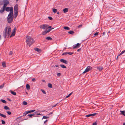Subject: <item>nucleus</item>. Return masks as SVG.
Here are the masks:
<instances>
[{
	"instance_id": "obj_1",
	"label": "nucleus",
	"mask_w": 125,
	"mask_h": 125,
	"mask_svg": "<svg viewBox=\"0 0 125 125\" xmlns=\"http://www.w3.org/2000/svg\"><path fill=\"white\" fill-rule=\"evenodd\" d=\"M11 31V28L9 27H6L4 30L3 33V35L4 37L5 38L7 35L9 36L10 35Z\"/></svg>"
},
{
	"instance_id": "obj_2",
	"label": "nucleus",
	"mask_w": 125,
	"mask_h": 125,
	"mask_svg": "<svg viewBox=\"0 0 125 125\" xmlns=\"http://www.w3.org/2000/svg\"><path fill=\"white\" fill-rule=\"evenodd\" d=\"M26 42L28 45L30 47L31 45L34 42V41L33 38L31 37L27 36L26 38Z\"/></svg>"
},
{
	"instance_id": "obj_3",
	"label": "nucleus",
	"mask_w": 125,
	"mask_h": 125,
	"mask_svg": "<svg viewBox=\"0 0 125 125\" xmlns=\"http://www.w3.org/2000/svg\"><path fill=\"white\" fill-rule=\"evenodd\" d=\"M14 18H16L18 14L19 9L18 6L17 4H16L14 6Z\"/></svg>"
},
{
	"instance_id": "obj_4",
	"label": "nucleus",
	"mask_w": 125,
	"mask_h": 125,
	"mask_svg": "<svg viewBox=\"0 0 125 125\" xmlns=\"http://www.w3.org/2000/svg\"><path fill=\"white\" fill-rule=\"evenodd\" d=\"M48 25L46 24L41 25L40 26V28L44 30L47 29L48 28Z\"/></svg>"
},
{
	"instance_id": "obj_5",
	"label": "nucleus",
	"mask_w": 125,
	"mask_h": 125,
	"mask_svg": "<svg viewBox=\"0 0 125 125\" xmlns=\"http://www.w3.org/2000/svg\"><path fill=\"white\" fill-rule=\"evenodd\" d=\"M7 11H10V12L13 11V8L12 7H7L5 9Z\"/></svg>"
},
{
	"instance_id": "obj_6",
	"label": "nucleus",
	"mask_w": 125,
	"mask_h": 125,
	"mask_svg": "<svg viewBox=\"0 0 125 125\" xmlns=\"http://www.w3.org/2000/svg\"><path fill=\"white\" fill-rule=\"evenodd\" d=\"M92 69V67H91L90 66H88L86 69L83 72V73H86L88 71H89L91 69Z\"/></svg>"
},
{
	"instance_id": "obj_7",
	"label": "nucleus",
	"mask_w": 125,
	"mask_h": 125,
	"mask_svg": "<svg viewBox=\"0 0 125 125\" xmlns=\"http://www.w3.org/2000/svg\"><path fill=\"white\" fill-rule=\"evenodd\" d=\"M80 46V44L79 43H77V44H75L73 46V49H75L76 48H78Z\"/></svg>"
},
{
	"instance_id": "obj_8",
	"label": "nucleus",
	"mask_w": 125,
	"mask_h": 125,
	"mask_svg": "<svg viewBox=\"0 0 125 125\" xmlns=\"http://www.w3.org/2000/svg\"><path fill=\"white\" fill-rule=\"evenodd\" d=\"M13 18L7 17V21L8 23H10L12 21Z\"/></svg>"
},
{
	"instance_id": "obj_9",
	"label": "nucleus",
	"mask_w": 125,
	"mask_h": 125,
	"mask_svg": "<svg viewBox=\"0 0 125 125\" xmlns=\"http://www.w3.org/2000/svg\"><path fill=\"white\" fill-rule=\"evenodd\" d=\"M13 11L10 12L9 13V14L8 15L7 17L9 18H13Z\"/></svg>"
},
{
	"instance_id": "obj_10",
	"label": "nucleus",
	"mask_w": 125,
	"mask_h": 125,
	"mask_svg": "<svg viewBox=\"0 0 125 125\" xmlns=\"http://www.w3.org/2000/svg\"><path fill=\"white\" fill-rule=\"evenodd\" d=\"M28 114V113H27V111H25V112L23 114V116H24L26 115H27ZM22 116H21L20 117H18L16 119V120H17L20 118Z\"/></svg>"
},
{
	"instance_id": "obj_11",
	"label": "nucleus",
	"mask_w": 125,
	"mask_h": 125,
	"mask_svg": "<svg viewBox=\"0 0 125 125\" xmlns=\"http://www.w3.org/2000/svg\"><path fill=\"white\" fill-rule=\"evenodd\" d=\"M97 114L96 113H94V114H90L89 115H86L85 116L86 117H89L90 116H95V115H96Z\"/></svg>"
},
{
	"instance_id": "obj_12",
	"label": "nucleus",
	"mask_w": 125,
	"mask_h": 125,
	"mask_svg": "<svg viewBox=\"0 0 125 125\" xmlns=\"http://www.w3.org/2000/svg\"><path fill=\"white\" fill-rule=\"evenodd\" d=\"M97 69L99 71H101L103 70V67L102 66H98L97 67Z\"/></svg>"
},
{
	"instance_id": "obj_13",
	"label": "nucleus",
	"mask_w": 125,
	"mask_h": 125,
	"mask_svg": "<svg viewBox=\"0 0 125 125\" xmlns=\"http://www.w3.org/2000/svg\"><path fill=\"white\" fill-rule=\"evenodd\" d=\"M60 61L62 62H63L66 64H67V62L64 59H61L60 60Z\"/></svg>"
},
{
	"instance_id": "obj_14",
	"label": "nucleus",
	"mask_w": 125,
	"mask_h": 125,
	"mask_svg": "<svg viewBox=\"0 0 125 125\" xmlns=\"http://www.w3.org/2000/svg\"><path fill=\"white\" fill-rule=\"evenodd\" d=\"M3 2L4 4L7 5L9 3V1L7 0H3Z\"/></svg>"
},
{
	"instance_id": "obj_15",
	"label": "nucleus",
	"mask_w": 125,
	"mask_h": 125,
	"mask_svg": "<svg viewBox=\"0 0 125 125\" xmlns=\"http://www.w3.org/2000/svg\"><path fill=\"white\" fill-rule=\"evenodd\" d=\"M120 112H121L120 114L122 115L125 116V111L124 110L123 111H120Z\"/></svg>"
},
{
	"instance_id": "obj_16",
	"label": "nucleus",
	"mask_w": 125,
	"mask_h": 125,
	"mask_svg": "<svg viewBox=\"0 0 125 125\" xmlns=\"http://www.w3.org/2000/svg\"><path fill=\"white\" fill-rule=\"evenodd\" d=\"M5 9L2 7L0 10V13H2L5 10Z\"/></svg>"
},
{
	"instance_id": "obj_17",
	"label": "nucleus",
	"mask_w": 125,
	"mask_h": 125,
	"mask_svg": "<svg viewBox=\"0 0 125 125\" xmlns=\"http://www.w3.org/2000/svg\"><path fill=\"white\" fill-rule=\"evenodd\" d=\"M68 9L66 8L64 9L63 10V11L64 13H66L68 11Z\"/></svg>"
},
{
	"instance_id": "obj_18",
	"label": "nucleus",
	"mask_w": 125,
	"mask_h": 125,
	"mask_svg": "<svg viewBox=\"0 0 125 125\" xmlns=\"http://www.w3.org/2000/svg\"><path fill=\"white\" fill-rule=\"evenodd\" d=\"M10 92L12 94L14 95H15L16 94V93L14 92L13 91L11 90L10 91Z\"/></svg>"
},
{
	"instance_id": "obj_19",
	"label": "nucleus",
	"mask_w": 125,
	"mask_h": 125,
	"mask_svg": "<svg viewBox=\"0 0 125 125\" xmlns=\"http://www.w3.org/2000/svg\"><path fill=\"white\" fill-rule=\"evenodd\" d=\"M2 65L3 67L4 68L6 67V66L5 62H3L2 63Z\"/></svg>"
},
{
	"instance_id": "obj_20",
	"label": "nucleus",
	"mask_w": 125,
	"mask_h": 125,
	"mask_svg": "<svg viewBox=\"0 0 125 125\" xmlns=\"http://www.w3.org/2000/svg\"><path fill=\"white\" fill-rule=\"evenodd\" d=\"M34 50L35 51H37L38 52H40L41 51L40 49L38 48H35L34 49Z\"/></svg>"
},
{
	"instance_id": "obj_21",
	"label": "nucleus",
	"mask_w": 125,
	"mask_h": 125,
	"mask_svg": "<svg viewBox=\"0 0 125 125\" xmlns=\"http://www.w3.org/2000/svg\"><path fill=\"white\" fill-rule=\"evenodd\" d=\"M48 87L51 88H52V84L51 83H49L48 84Z\"/></svg>"
},
{
	"instance_id": "obj_22",
	"label": "nucleus",
	"mask_w": 125,
	"mask_h": 125,
	"mask_svg": "<svg viewBox=\"0 0 125 125\" xmlns=\"http://www.w3.org/2000/svg\"><path fill=\"white\" fill-rule=\"evenodd\" d=\"M46 39L48 40H49L51 41L52 40V39L51 37L49 36H48L47 37H46Z\"/></svg>"
},
{
	"instance_id": "obj_23",
	"label": "nucleus",
	"mask_w": 125,
	"mask_h": 125,
	"mask_svg": "<svg viewBox=\"0 0 125 125\" xmlns=\"http://www.w3.org/2000/svg\"><path fill=\"white\" fill-rule=\"evenodd\" d=\"M0 116L4 118H6V116L5 115L2 114L1 113H0Z\"/></svg>"
},
{
	"instance_id": "obj_24",
	"label": "nucleus",
	"mask_w": 125,
	"mask_h": 125,
	"mask_svg": "<svg viewBox=\"0 0 125 125\" xmlns=\"http://www.w3.org/2000/svg\"><path fill=\"white\" fill-rule=\"evenodd\" d=\"M26 87L27 89V90H29L30 89V86L28 84H26Z\"/></svg>"
},
{
	"instance_id": "obj_25",
	"label": "nucleus",
	"mask_w": 125,
	"mask_h": 125,
	"mask_svg": "<svg viewBox=\"0 0 125 125\" xmlns=\"http://www.w3.org/2000/svg\"><path fill=\"white\" fill-rule=\"evenodd\" d=\"M60 66L63 68H66V66L63 64H60Z\"/></svg>"
},
{
	"instance_id": "obj_26",
	"label": "nucleus",
	"mask_w": 125,
	"mask_h": 125,
	"mask_svg": "<svg viewBox=\"0 0 125 125\" xmlns=\"http://www.w3.org/2000/svg\"><path fill=\"white\" fill-rule=\"evenodd\" d=\"M64 29L67 30H69L70 29V28L68 27L65 26L63 27Z\"/></svg>"
},
{
	"instance_id": "obj_27",
	"label": "nucleus",
	"mask_w": 125,
	"mask_h": 125,
	"mask_svg": "<svg viewBox=\"0 0 125 125\" xmlns=\"http://www.w3.org/2000/svg\"><path fill=\"white\" fill-rule=\"evenodd\" d=\"M48 32H47V31L45 30L42 32V34L43 35H44L46 34Z\"/></svg>"
},
{
	"instance_id": "obj_28",
	"label": "nucleus",
	"mask_w": 125,
	"mask_h": 125,
	"mask_svg": "<svg viewBox=\"0 0 125 125\" xmlns=\"http://www.w3.org/2000/svg\"><path fill=\"white\" fill-rule=\"evenodd\" d=\"M15 32L14 31H13V32H12V34H11V35L10 37L13 36H14L15 35Z\"/></svg>"
},
{
	"instance_id": "obj_29",
	"label": "nucleus",
	"mask_w": 125,
	"mask_h": 125,
	"mask_svg": "<svg viewBox=\"0 0 125 125\" xmlns=\"http://www.w3.org/2000/svg\"><path fill=\"white\" fill-rule=\"evenodd\" d=\"M4 2H3V0H1L0 1V5H2Z\"/></svg>"
},
{
	"instance_id": "obj_30",
	"label": "nucleus",
	"mask_w": 125,
	"mask_h": 125,
	"mask_svg": "<svg viewBox=\"0 0 125 125\" xmlns=\"http://www.w3.org/2000/svg\"><path fill=\"white\" fill-rule=\"evenodd\" d=\"M68 33H69L71 34H73L74 33V32L73 31H69L68 32Z\"/></svg>"
},
{
	"instance_id": "obj_31",
	"label": "nucleus",
	"mask_w": 125,
	"mask_h": 125,
	"mask_svg": "<svg viewBox=\"0 0 125 125\" xmlns=\"http://www.w3.org/2000/svg\"><path fill=\"white\" fill-rule=\"evenodd\" d=\"M4 108L5 110H9V108L7 106H5L4 107Z\"/></svg>"
},
{
	"instance_id": "obj_32",
	"label": "nucleus",
	"mask_w": 125,
	"mask_h": 125,
	"mask_svg": "<svg viewBox=\"0 0 125 125\" xmlns=\"http://www.w3.org/2000/svg\"><path fill=\"white\" fill-rule=\"evenodd\" d=\"M53 28H52L51 29H48L47 30V32L48 33L49 32H50L51 30L52 29H53Z\"/></svg>"
},
{
	"instance_id": "obj_33",
	"label": "nucleus",
	"mask_w": 125,
	"mask_h": 125,
	"mask_svg": "<svg viewBox=\"0 0 125 125\" xmlns=\"http://www.w3.org/2000/svg\"><path fill=\"white\" fill-rule=\"evenodd\" d=\"M0 100L3 103H6V101L5 100L1 99Z\"/></svg>"
},
{
	"instance_id": "obj_34",
	"label": "nucleus",
	"mask_w": 125,
	"mask_h": 125,
	"mask_svg": "<svg viewBox=\"0 0 125 125\" xmlns=\"http://www.w3.org/2000/svg\"><path fill=\"white\" fill-rule=\"evenodd\" d=\"M35 115L34 114H29L27 116H29L30 117H31L34 115Z\"/></svg>"
},
{
	"instance_id": "obj_35",
	"label": "nucleus",
	"mask_w": 125,
	"mask_h": 125,
	"mask_svg": "<svg viewBox=\"0 0 125 125\" xmlns=\"http://www.w3.org/2000/svg\"><path fill=\"white\" fill-rule=\"evenodd\" d=\"M53 12L54 13H56L57 11V10L55 9H53Z\"/></svg>"
},
{
	"instance_id": "obj_36",
	"label": "nucleus",
	"mask_w": 125,
	"mask_h": 125,
	"mask_svg": "<svg viewBox=\"0 0 125 125\" xmlns=\"http://www.w3.org/2000/svg\"><path fill=\"white\" fill-rule=\"evenodd\" d=\"M22 103L23 105H26L27 104V103L25 101H23Z\"/></svg>"
},
{
	"instance_id": "obj_37",
	"label": "nucleus",
	"mask_w": 125,
	"mask_h": 125,
	"mask_svg": "<svg viewBox=\"0 0 125 125\" xmlns=\"http://www.w3.org/2000/svg\"><path fill=\"white\" fill-rule=\"evenodd\" d=\"M41 91H42V92L44 94H46V93L45 91L43 90L42 89H41Z\"/></svg>"
},
{
	"instance_id": "obj_38",
	"label": "nucleus",
	"mask_w": 125,
	"mask_h": 125,
	"mask_svg": "<svg viewBox=\"0 0 125 125\" xmlns=\"http://www.w3.org/2000/svg\"><path fill=\"white\" fill-rule=\"evenodd\" d=\"M125 52V50L123 51L119 54V55H120L123 54Z\"/></svg>"
},
{
	"instance_id": "obj_39",
	"label": "nucleus",
	"mask_w": 125,
	"mask_h": 125,
	"mask_svg": "<svg viewBox=\"0 0 125 125\" xmlns=\"http://www.w3.org/2000/svg\"><path fill=\"white\" fill-rule=\"evenodd\" d=\"M72 93V92L71 93L67 96H66V97L65 98H67L68 97H69Z\"/></svg>"
},
{
	"instance_id": "obj_40",
	"label": "nucleus",
	"mask_w": 125,
	"mask_h": 125,
	"mask_svg": "<svg viewBox=\"0 0 125 125\" xmlns=\"http://www.w3.org/2000/svg\"><path fill=\"white\" fill-rule=\"evenodd\" d=\"M67 53H68V54H69L70 55H72L73 54V52H68Z\"/></svg>"
},
{
	"instance_id": "obj_41",
	"label": "nucleus",
	"mask_w": 125,
	"mask_h": 125,
	"mask_svg": "<svg viewBox=\"0 0 125 125\" xmlns=\"http://www.w3.org/2000/svg\"><path fill=\"white\" fill-rule=\"evenodd\" d=\"M7 4H4L2 8L5 9L6 7L7 6Z\"/></svg>"
},
{
	"instance_id": "obj_42",
	"label": "nucleus",
	"mask_w": 125,
	"mask_h": 125,
	"mask_svg": "<svg viewBox=\"0 0 125 125\" xmlns=\"http://www.w3.org/2000/svg\"><path fill=\"white\" fill-rule=\"evenodd\" d=\"M2 124H5V122L3 120H1Z\"/></svg>"
},
{
	"instance_id": "obj_43",
	"label": "nucleus",
	"mask_w": 125,
	"mask_h": 125,
	"mask_svg": "<svg viewBox=\"0 0 125 125\" xmlns=\"http://www.w3.org/2000/svg\"><path fill=\"white\" fill-rule=\"evenodd\" d=\"M49 117H47L45 116H44L43 117V118L44 119H47Z\"/></svg>"
},
{
	"instance_id": "obj_44",
	"label": "nucleus",
	"mask_w": 125,
	"mask_h": 125,
	"mask_svg": "<svg viewBox=\"0 0 125 125\" xmlns=\"http://www.w3.org/2000/svg\"><path fill=\"white\" fill-rule=\"evenodd\" d=\"M68 52H65L64 53H63L62 54V55H66L68 54Z\"/></svg>"
},
{
	"instance_id": "obj_45",
	"label": "nucleus",
	"mask_w": 125,
	"mask_h": 125,
	"mask_svg": "<svg viewBox=\"0 0 125 125\" xmlns=\"http://www.w3.org/2000/svg\"><path fill=\"white\" fill-rule=\"evenodd\" d=\"M8 114L9 115H10L11 114V112L10 111H7V112Z\"/></svg>"
},
{
	"instance_id": "obj_46",
	"label": "nucleus",
	"mask_w": 125,
	"mask_h": 125,
	"mask_svg": "<svg viewBox=\"0 0 125 125\" xmlns=\"http://www.w3.org/2000/svg\"><path fill=\"white\" fill-rule=\"evenodd\" d=\"M4 85V84H3V85H1L0 86V89H2L3 88Z\"/></svg>"
},
{
	"instance_id": "obj_47",
	"label": "nucleus",
	"mask_w": 125,
	"mask_h": 125,
	"mask_svg": "<svg viewBox=\"0 0 125 125\" xmlns=\"http://www.w3.org/2000/svg\"><path fill=\"white\" fill-rule=\"evenodd\" d=\"M48 18L49 20H52L53 19L52 17H48Z\"/></svg>"
},
{
	"instance_id": "obj_48",
	"label": "nucleus",
	"mask_w": 125,
	"mask_h": 125,
	"mask_svg": "<svg viewBox=\"0 0 125 125\" xmlns=\"http://www.w3.org/2000/svg\"><path fill=\"white\" fill-rule=\"evenodd\" d=\"M58 104V103H57L55 105L52 106V108H53V107H55Z\"/></svg>"
},
{
	"instance_id": "obj_49",
	"label": "nucleus",
	"mask_w": 125,
	"mask_h": 125,
	"mask_svg": "<svg viewBox=\"0 0 125 125\" xmlns=\"http://www.w3.org/2000/svg\"><path fill=\"white\" fill-rule=\"evenodd\" d=\"M27 111V113H28V114L29 113L32 112L31 110L29 111Z\"/></svg>"
},
{
	"instance_id": "obj_50",
	"label": "nucleus",
	"mask_w": 125,
	"mask_h": 125,
	"mask_svg": "<svg viewBox=\"0 0 125 125\" xmlns=\"http://www.w3.org/2000/svg\"><path fill=\"white\" fill-rule=\"evenodd\" d=\"M98 33L97 32H96L94 34V35L96 36L97 35H98Z\"/></svg>"
},
{
	"instance_id": "obj_51",
	"label": "nucleus",
	"mask_w": 125,
	"mask_h": 125,
	"mask_svg": "<svg viewBox=\"0 0 125 125\" xmlns=\"http://www.w3.org/2000/svg\"><path fill=\"white\" fill-rule=\"evenodd\" d=\"M13 53L11 51H10L9 53V55H11Z\"/></svg>"
},
{
	"instance_id": "obj_52",
	"label": "nucleus",
	"mask_w": 125,
	"mask_h": 125,
	"mask_svg": "<svg viewBox=\"0 0 125 125\" xmlns=\"http://www.w3.org/2000/svg\"><path fill=\"white\" fill-rule=\"evenodd\" d=\"M82 25H80L79 26H78V27L79 28H81L82 27Z\"/></svg>"
},
{
	"instance_id": "obj_53",
	"label": "nucleus",
	"mask_w": 125,
	"mask_h": 125,
	"mask_svg": "<svg viewBox=\"0 0 125 125\" xmlns=\"http://www.w3.org/2000/svg\"><path fill=\"white\" fill-rule=\"evenodd\" d=\"M57 75L58 76H60L61 75V73H58Z\"/></svg>"
},
{
	"instance_id": "obj_54",
	"label": "nucleus",
	"mask_w": 125,
	"mask_h": 125,
	"mask_svg": "<svg viewBox=\"0 0 125 125\" xmlns=\"http://www.w3.org/2000/svg\"><path fill=\"white\" fill-rule=\"evenodd\" d=\"M54 66H55L57 67H59V66L58 65H55V66H53L52 67H54Z\"/></svg>"
},
{
	"instance_id": "obj_55",
	"label": "nucleus",
	"mask_w": 125,
	"mask_h": 125,
	"mask_svg": "<svg viewBox=\"0 0 125 125\" xmlns=\"http://www.w3.org/2000/svg\"><path fill=\"white\" fill-rule=\"evenodd\" d=\"M93 125H97V124L96 122L94 123L93 124Z\"/></svg>"
},
{
	"instance_id": "obj_56",
	"label": "nucleus",
	"mask_w": 125,
	"mask_h": 125,
	"mask_svg": "<svg viewBox=\"0 0 125 125\" xmlns=\"http://www.w3.org/2000/svg\"><path fill=\"white\" fill-rule=\"evenodd\" d=\"M16 28L15 27L13 29V31H14L15 32Z\"/></svg>"
},
{
	"instance_id": "obj_57",
	"label": "nucleus",
	"mask_w": 125,
	"mask_h": 125,
	"mask_svg": "<svg viewBox=\"0 0 125 125\" xmlns=\"http://www.w3.org/2000/svg\"><path fill=\"white\" fill-rule=\"evenodd\" d=\"M51 26H49V25H48V28L49 29H51Z\"/></svg>"
},
{
	"instance_id": "obj_58",
	"label": "nucleus",
	"mask_w": 125,
	"mask_h": 125,
	"mask_svg": "<svg viewBox=\"0 0 125 125\" xmlns=\"http://www.w3.org/2000/svg\"><path fill=\"white\" fill-rule=\"evenodd\" d=\"M41 115V114L39 113H36V115Z\"/></svg>"
},
{
	"instance_id": "obj_59",
	"label": "nucleus",
	"mask_w": 125,
	"mask_h": 125,
	"mask_svg": "<svg viewBox=\"0 0 125 125\" xmlns=\"http://www.w3.org/2000/svg\"><path fill=\"white\" fill-rule=\"evenodd\" d=\"M52 114V112H50L49 113V114H48V115H51V114Z\"/></svg>"
},
{
	"instance_id": "obj_60",
	"label": "nucleus",
	"mask_w": 125,
	"mask_h": 125,
	"mask_svg": "<svg viewBox=\"0 0 125 125\" xmlns=\"http://www.w3.org/2000/svg\"><path fill=\"white\" fill-rule=\"evenodd\" d=\"M81 49L80 48H79V49H78L77 50V51L78 52H80L81 50Z\"/></svg>"
},
{
	"instance_id": "obj_61",
	"label": "nucleus",
	"mask_w": 125,
	"mask_h": 125,
	"mask_svg": "<svg viewBox=\"0 0 125 125\" xmlns=\"http://www.w3.org/2000/svg\"><path fill=\"white\" fill-rule=\"evenodd\" d=\"M35 80V78H33L32 79V81H34Z\"/></svg>"
},
{
	"instance_id": "obj_62",
	"label": "nucleus",
	"mask_w": 125,
	"mask_h": 125,
	"mask_svg": "<svg viewBox=\"0 0 125 125\" xmlns=\"http://www.w3.org/2000/svg\"><path fill=\"white\" fill-rule=\"evenodd\" d=\"M48 121V120H46L44 122V123H45L46 122Z\"/></svg>"
},
{
	"instance_id": "obj_63",
	"label": "nucleus",
	"mask_w": 125,
	"mask_h": 125,
	"mask_svg": "<svg viewBox=\"0 0 125 125\" xmlns=\"http://www.w3.org/2000/svg\"><path fill=\"white\" fill-rule=\"evenodd\" d=\"M31 112H32L35 111V110H31Z\"/></svg>"
},
{
	"instance_id": "obj_64",
	"label": "nucleus",
	"mask_w": 125,
	"mask_h": 125,
	"mask_svg": "<svg viewBox=\"0 0 125 125\" xmlns=\"http://www.w3.org/2000/svg\"><path fill=\"white\" fill-rule=\"evenodd\" d=\"M105 32H103V35H104L105 34Z\"/></svg>"
}]
</instances>
